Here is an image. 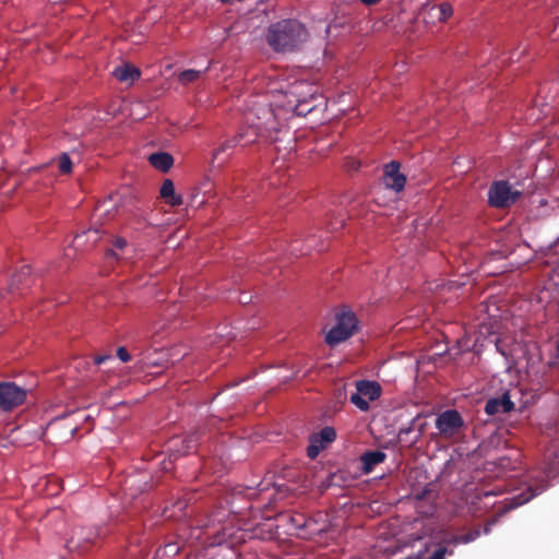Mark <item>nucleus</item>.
Listing matches in <instances>:
<instances>
[{"mask_svg": "<svg viewBox=\"0 0 559 559\" xmlns=\"http://www.w3.org/2000/svg\"><path fill=\"white\" fill-rule=\"evenodd\" d=\"M542 471L544 476L536 477L525 491L511 498L510 508H518L527 503L548 488L550 479L559 476V438L547 445L544 452Z\"/></svg>", "mask_w": 559, "mask_h": 559, "instance_id": "nucleus-1", "label": "nucleus"}, {"mask_svg": "<svg viewBox=\"0 0 559 559\" xmlns=\"http://www.w3.org/2000/svg\"><path fill=\"white\" fill-rule=\"evenodd\" d=\"M308 33L297 20H282L269 27L267 44L277 52L292 51L307 40Z\"/></svg>", "mask_w": 559, "mask_h": 559, "instance_id": "nucleus-2", "label": "nucleus"}, {"mask_svg": "<svg viewBox=\"0 0 559 559\" xmlns=\"http://www.w3.org/2000/svg\"><path fill=\"white\" fill-rule=\"evenodd\" d=\"M335 325L328 332L325 342L330 346H336L342 342H345L358 328V319L356 314L347 307L342 308L335 314Z\"/></svg>", "mask_w": 559, "mask_h": 559, "instance_id": "nucleus-3", "label": "nucleus"}, {"mask_svg": "<svg viewBox=\"0 0 559 559\" xmlns=\"http://www.w3.org/2000/svg\"><path fill=\"white\" fill-rule=\"evenodd\" d=\"M263 134V128L260 122L252 123L246 132H240L237 135H235L231 139L226 140L223 142L217 148L214 150L212 155V163L215 162L218 163V165L225 163L229 155L231 154V151L241 142V140H245L242 145H248L253 142H255L257 138L259 135Z\"/></svg>", "mask_w": 559, "mask_h": 559, "instance_id": "nucleus-4", "label": "nucleus"}, {"mask_svg": "<svg viewBox=\"0 0 559 559\" xmlns=\"http://www.w3.org/2000/svg\"><path fill=\"white\" fill-rule=\"evenodd\" d=\"M521 195V191L513 189L509 181H493L488 190V203L496 209H506L514 204Z\"/></svg>", "mask_w": 559, "mask_h": 559, "instance_id": "nucleus-5", "label": "nucleus"}, {"mask_svg": "<svg viewBox=\"0 0 559 559\" xmlns=\"http://www.w3.org/2000/svg\"><path fill=\"white\" fill-rule=\"evenodd\" d=\"M356 392L349 397L350 402L360 411L369 409V402H373L381 396L382 388L377 381L358 380L355 382Z\"/></svg>", "mask_w": 559, "mask_h": 559, "instance_id": "nucleus-6", "label": "nucleus"}, {"mask_svg": "<svg viewBox=\"0 0 559 559\" xmlns=\"http://www.w3.org/2000/svg\"><path fill=\"white\" fill-rule=\"evenodd\" d=\"M26 399V391L13 382L0 383V409L8 412L20 406Z\"/></svg>", "mask_w": 559, "mask_h": 559, "instance_id": "nucleus-7", "label": "nucleus"}, {"mask_svg": "<svg viewBox=\"0 0 559 559\" xmlns=\"http://www.w3.org/2000/svg\"><path fill=\"white\" fill-rule=\"evenodd\" d=\"M464 425L461 414L455 409H448L439 414L436 419V428L444 438L455 436Z\"/></svg>", "mask_w": 559, "mask_h": 559, "instance_id": "nucleus-8", "label": "nucleus"}, {"mask_svg": "<svg viewBox=\"0 0 559 559\" xmlns=\"http://www.w3.org/2000/svg\"><path fill=\"white\" fill-rule=\"evenodd\" d=\"M400 163L392 160L385 165L383 171V183L386 188L400 192L404 189L406 177L400 173Z\"/></svg>", "mask_w": 559, "mask_h": 559, "instance_id": "nucleus-9", "label": "nucleus"}, {"mask_svg": "<svg viewBox=\"0 0 559 559\" xmlns=\"http://www.w3.org/2000/svg\"><path fill=\"white\" fill-rule=\"evenodd\" d=\"M514 408V403L511 401L509 392H504L500 397L490 399L485 405V412L489 416L497 415L499 413L507 414Z\"/></svg>", "mask_w": 559, "mask_h": 559, "instance_id": "nucleus-10", "label": "nucleus"}, {"mask_svg": "<svg viewBox=\"0 0 559 559\" xmlns=\"http://www.w3.org/2000/svg\"><path fill=\"white\" fill-rule=\"evenodd\" d=\"M386 459V454L383 451H366L360 456L361 471L364 474H370L374 467L383 463Z\"/></svg>", "mask_w": 559, "mask_h": 559, "instance_id": "nucleus-11", "label": "nucleus"}, {"mask_svg": "<svg viewBox=\"0 0 559 559\" xmlns=\"http://www.w3.org/2000/svg\"><path fill=\"white\" fill-rule=\"evenodd\" d=\"M159 197L171 207L180 206L183 203L182 197L176 193L175 185L171 179H165L163 181L159 189Z\"/></svg>", "mask_w": 559, "mask_h": 559, "instance_id": "nucleus-12", "label": "nucleus"}, {"mask_svg": "<svg viewBox=\"0 0 559 559\" xmlns=\"http://www.w3.org/2000/svg\"><path fill=\"white\" fill-rule=\"evenodd\" d=\"M112 74L118 81L131 84L140 78L141 71L136 67L126 63L117 67Z\"/></svg>", "mask_w": 559, "mask_h": 559, "instance_id": "nucleus-13", "label": "nucleus"}, {"mask_svg": "<svg viewBox=\"0 0 559 559\" xmlns=\"http://www.w3.org/2000/svg\"><path fill=\"white\" fill-rule=\"evenodd\" d=\"M148 162L154 168L167 173L174 165V157L167 152H157L148 156Z\"/></svg>", "mask_w": 559, "mask_h": 559, "instance_id": "nucleus-14", "label": "nucleus"}, {"mask_svg": "<svg viewBox=\"0 0 559 559\" xmlns=\"http://www.w3.org/2000/svg\"><path fill=\"white\" fill-rule=\"evenodd\" d=\"M431 10L437 13V16H424V23L435 24L436 22L447 21L453 13L452 5L448 2H443L439 5H431Z\"/></svg>", "mask_w": 559, "mask_h": 559, "instance_id": "nucleus-15", "label": "nucleus"}, {"mask_svg": "<svg viewBox=\"0 0 559 559\" xmlns=\"http://www.w3.org/2000/svg\"><path fill=\"white\" fill-rule=\"evenodd\" d=\"M31 276V266L23 265L17 273L12 276L11 284L9 286L10 292L19 289V285L23 284Z\"/></svg>", "mask_w": 559, "mask_h": 559, "instance_id": "nucleus-16", "label": "nucleus"}, {"mask_svg": "<svg viewBox=\"0 0 559 559\" xmlns=\"http://www.w3.org/2000/svg\"><path fill=\"white\" fill-rule=\"evenodd\" d=\"M311 437L325 447L336 439V431L333 427L326 426L320 432L311 435Z\"/></svg>", "mask_w": 559, "mask_h": 559, "instance_id": "nucleus-17", "label": "nucleus"}, {"mask_svg": "<svg viewBox=\"0 0 559 559\" xmlns=\"http://www.w3.org/2000/svg\"><path fill=\"white\" fill-rule=\"evenodd\" d=\"M284 518L292 525V527L295 528L296 531H302V530L307 528L308 523H309V520L304 514H300V513L288 514V515H285Z\"/></svg>", "mask_w": 559, "mask_h": 559, "instance_id": "nucleus-18", "label": "nucleus"}, {"mask_svg": "<svg viewBox=\"0 0 559 559\" xmlns=\"http://www.w3.org/2000/svg\"><path fill=\"white\" fill-rule=\"evenodd\" d=\"M207 70V68L204 71L194 70V69H188L179 73L178 80L182 84H189L192 83L201 78V75Z\"/></svg>", "mask_w": 559, "mask_h": 559, "instance_id": "nucleus-19", "label": "nucleus"}, {"mask_svg": "<svg viewBox=\"0 0 559 559\" xmlns=\"http://www.w3.org/2000/svg\"><path fill=\"white\" fill-rule=\"evenodd\" d=\"M200 439L199 432L189 435L182 440V449L178 450L180 454L185 455L197 449Z\"/></svg>", "mask_w": 559, "mask_h": 559, "instance_id": "nucleus-20", "label": "nucleus"}, {"mask_svg": "<svg viewBox=\"0 0 559 559\" xmlns=\"http://www.w3.org/2000/svg\"><path fill=\"white\" fill-rule=\"evenodd\" d=\"M86 237L87 241H91L92 243H95L99 237H98V230L97 229H88L87 231H83L80 235H76L73 240L74 247H81L83 245V238Z\"/></svg>", "mask_w": 559, "mask_h": 559, "instance_id": "nucleus-21", "label": "nucleus"}, {"mask_svg": "<svg viewBox=\"0 0 559 559\" xmlns=\"http://www.w3.org/2000/svg\"><path fill=\"white\" fill-rule=\"evenodd\" d=\"M58 169L62 175H69L72 173V160L67 153L60 154L56 158Z\"/></svg>", "mask_w": 559, "mask_h": 559, "instance_id": "nucleus-22", "label": "nucleus"}, {"mask_svg": "<svg viewBox=\"0 0 559 559\" xmlns=\"http://www.w3.org/2000/svg\"><path fill=\"white\" fill-rule=\"evenodd\" d=\"M323 449L324 444L319 443L314 438L310 437V444L307 448V455L310 459H316Z\"/></svg>", "mask_w": 559, "mask_h": 559, "instance_id": "nucleus-23", "label": "nucleus"}, {"mask_svg": "<svg viewBox=\"0 0 559 559\" xmlns=\"http://www.w3.org/2000/svg\"><path fill=\"white\" fill-rule=\"evenodd\" d=\"M437 498V492L431 488V485L426 486L420 492L416 493L418 500H433Z\"/></svg>", "mask_w": 559, "mask_h": 559, "instance_id": "nucleus-24", "label": "nucleus"}, {"mask_svg": "<svg viewBox=\"0 0 559 559\" xmlns=\"http://www.w3.org/2000/svg\"><path fill=\"white\" fill-rule=\"evenodd\" d=\"M480 536L479 528H473L469 532L460 535V539L462 544H469L476 540Z\"/></svg>", "mask_w": 559, "mask_h": 559, "instance_id": "nucleus-25", "label": "nucleus"}, {"mask_svg": "<svg viewBox=\"0 0 559 559\" xmlns=\"http://www.w3.org/2000/svg\"><path fill=\"white\" fill-rule=\"evenodd\" d=\"M424 16H437V13H435V11L431 10V7L429 4H424L419 11L417 19L424 22Z\"/></svg>", "mask_w": 559, "mask_h": 559, "instance_id": "nucleus-26", "label": "nucleus"}, {"mask_svg": "<svg viewBox=\"0 0 559 559\" xmlns=\"http://www.w3.org/2000/svg\"><path fill=\"white\" fill-rule=\"evenodd\" d=\"M549 367L555 368L559 366V337L555 342V354L549 361Z\"/></svg>", "mask_w": 559, "mask_h": 559, "instance_id": "nucleus-27", "label": "nucleus"}, {"mask_svg": "<svg viewBox=\"0 0 559 559\" xmlns=\"http://www.w3.org/2000/svg\"><path fill=\"white\" fill-rule=\"evenodd\" d=\"M117 357L122 361V362H129L131 360V355L129 354V352L127 350L126 347L123 346H120L117 348Z\"/></svg>", "mask_w": 559, "mask_h": 559, "instance_id": "nucleus-28", "label": "nucleus"}, {"mask_svg": "<svg viewBox=\"0 0 559 559\" xmlns=\"http://www.w3.org/2000/svg\"><path fill=\"white\" fill-rule=\"evenodd\" d=\"M496 348L503 357H508L509 353L507 348L501 344L499 338L496 340Z\"/></svg>", "mask_w": 559, "mask_h": 559, "instance_id": "nucleus-29", "label": "nucleus"}, {"mask_svg": "<svg viewBox=\"0 0 559 559\" xmlns=\"http://www.w3.org/2000/svg\"><path fill=\"white\" fill-rule=\"evenodd\" d=\"M109 358H111V356H109V355H97V356L94 357V364L95 365H102L103 362H105Z\"/></svg>", "mask_w": 559, "mask_h": 559, "instance_id": "nucleus-30", "label": "nucleus"}, {"mask_svg": "<svg viewBox=\"0 0 559 559\" xmlns=\"http://www.w3.org/2000/svg\"><path fill=\"white\" fill-rule=\"evenodd\" d=\"M214 522H215V520H214V519H212V516H211V518L209 519V522L205 524L206 533H209V534H210V532H209V531H210L211 528H214V527H215V523H214ZM218 532H219L218 530H217V531L213 530L212 534H217Z\"/></svg>", "mask_w": 559, "mask_h": 559, "instance_id": "nucleus-31", "label": "nucleus"}, {"mask_svg": "<svg viewBox=\"0 0 559 559\" xmlns=\"http://www.w3.org/2000/svg\"><path fill=\"white\" fill-rule=\"evenodd\" d=\"M114 246L118 249H122L127 246V241L123 238L118 237L114 240Z\"/></svg>", "mask_w": 559, "mask_h": 559, "instance_id": "nucleus-32", "label": "nucleus"}, {"mask_svg": "<svg viewBox=\"0 0 559 559\" xmlns=\"http://www.w3.org/2000/svg\"><path fill=\"white\" fill-rule=\"evenodd\" d=\"M445 543L449 545H454V546L462 544L461 539H460V535L451 536L449 539L445 540Z\"/></svg>", "mask_w": 559, "mask_h": 559, "instance_id": "nucleus-33", "label": "nucleus"}, {"mask_svg": "<svg viewBox=\"0 0 559 559\" xmlns=\"http://www.w3.org/2000/svg\"><path fill=\"white\" fill-rule=\"evenodd\" d=\"M66 427L69 428L70 438H73L78 427L72 425H66Z\"/></svg>", "mask_w": 559, "mask_h": 559, "instance_id": "nucleus-34", "label": "nucleus"}, {"mask_svg": "<svg viewBox=\"0 0 559 559\" xmlns=\"http://www.w3.org/2000/svg\"><path fill=\"white\" fill-rule=\"evenodd\" d=\"M364 4L372 5L378 3L380 0H360Z\"/></svg>", "mask_w": 559, "mask_h": 559, "instance_id": "nucleus-35", "label": "nucleus"}, {"mask_svg": "<svg viewBox=\"0 0 559 559\" xmlns=\"http://www.w3.org/2000/svg\"><path fill=\"white\" fill-rule=\"evenodd\" d=\"M524 51H525V49H523V50H522V51H520V52H512V56H511V57H512V58L516 57L518 59H520V58H521V56L524 53Z\"/></svg>", "mask_w": 559, "mask_h": 559, "instance_id": "nucleus-36", "label": "nucleus"}, {"mask_svg": "<svg viewBox=\"0 0 559 559\" xmlns=\"http://www.w3.org/2000/svg\"><path fill=\"white\" fill-rule=\"evenodd\" d=\"M106 255L107 257H114L115 252L111 249H109V250H107Z\"/></svg>", "mask_w": 559, "mask_h": 559, "instance_id": "nucleus-37", "label": "nucleus"}, {"mask_svg": "<svg viewBox=\"0 0 559 559\" xmlns=\"http://www.w3.org/2000/svg\"><path fill=\"white\" fill-rule=\"evenodd\" d=\"M454 554V550L453 549H449L447 547V556H452Z\"/></svg>", "mask_w": 559, "mask_h": 559, "instance_id": "nucleus-38", "label": "nucleus"}, {"mask_svg": "<svg viewBox=\"0 0 559 559\" xmlns=\"http://www.w3.org/2000/svg\"><path fill=\"white\" fill-rule=\"evenodd\" d=\"M93 538H94V537L87 536V537L85 538V542H86V543H92V542H93Z\"/></svg>", "mask_w": 559, "mask_h": 559, "instance_id": "nucleus-39", "label": "nucleus"}, {"mask_svg": "<svg viewBox=\"0 0 559 559\" xmlns=\"http://www.w3.org/2000/svg\"><path fill=\"white\" fill-rule=\"evenodd\" d=\"M75 547L81 548V550H84V549H85V547H84V546H82V545H80L79 543H76V544H75Z\"/></svg>", "mask_w": 559, "mask_h": 559, "instance_id": "nucleus-40", "label": "nucleus"}, {"mask_svg": "<svg viewBox=\"0 0 559 559\" xmlns=\"http://www.w3.org/2000/svg\"><path fill=\"white\" fill-rule=\"evenodd\" d=\"M177 506H178V509H180V510L183 508V504L180 501L177 502Z\"/></svg>", "mask_w": 559, "mask_h": 559, "instance_id": "nucleus-41", "label": "nucleus"}, {"mask_svg": "<svg viewBox=\"0 0 559 559\" xmlns=\"http://www.w3.org/2000/svg\"><path fill=\"white\" fill-rule=\"evenodd\" d=\"M305 103V100H300L297 105V109Z\"/></svg>", "mask_w": 559, "mask_h": 559, "instance_id": "nucleus-42", "label": "nucleus"}, {"mask_svg": "<svg viewBox=\"0 0 559 559\" xmlns=\"http://www.w3.org/2000/svg\"><path fill=\"white\" fill-rule=\"evenodd\" d=\"M73 415H81V412H80V411H75V412L73 413Z\"/></svg>", "mask_w": 559, "mask_h": 559, "instance_id": "nucleus-43", "label": "nucleus"}, {"mask_svg": "<svg viewBox=\"0 0 559 559\" xmlns=\"http://www.w3.org/2000/svg\"><path fill=\"white\" fill-rule=\"evenodd\" d=\"M223 3H228L230 0H219Z\"/></svg>", "mask_w": 559, "mask_h": 559, "instance_id": "nucleus-44", "label": "nucleus"}, {"mask_svg": "<svg viewBox=\"0 0 559 559\" xmlns=\"http://www.w3.org/2000/svg\"><path fill=\"white\" fill-rule=\"evenodd\" d=\"M265 112H266L267 115H271L270 109H265Z\"/></svg>", "mask_w": 559, "mask_h": 559, "instance_id": "nucleus-45", "label": "nucleus"}, {"mask_svg": "<svg viewBox=\"0 0 559 559\" xmlns=\"http://www.w3.org/2000/svg\"><path fill=\"white\" fill-rule=\"evenodd\" d=\"M485 496H489V495H492L491 492L487 491L484 493Z\"/></svg>", "mask_w": 559, "mask_h": 559, "instance_id": "nucleus-46", "label": "nucleus"}]
</instances>
